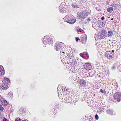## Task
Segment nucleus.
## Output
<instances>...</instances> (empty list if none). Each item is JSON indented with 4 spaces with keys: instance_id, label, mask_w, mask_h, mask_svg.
Wrapping results in <instances>:
<instances>
[{
    "instance_id": "f257e3e1",
    "label": "nucleus",
    "mask_w": 121,
    "mask_h": 121,
    "mask_svg": "<svg viewBox=\"0 0 121 121\" xmlns=\"http://www.w3.org/2000/svg\"><path fill=\"white\" fill-rule=\"evenodd\" d=\"M54 40L52 37H50L48 36H45L43 40V42L45 44H51L53 43Z\"/></svg>"
},
{
    "instance_id": "f03ea898",
    "label": "nucleus",
    "mask_w": 121,
    "mask_h": 121,
    "mask_svg": "<svg viewBox=\"0 0 121 121\" xmlns=\"http://www.w3.org/2000/svg\"><path fill=\"white\" fill-rule=\"evenodd\" d=\"M72 15H67L63 19L65 21L70 24H73L76 21V19H72Z\"/></svg>"
},
{
    "instance_id": "7ed1b4c3",
    "label": "nucleus",
    "mask_w": 121,
    "mask_h": 121,
    "mask_svg": "<svg viewBox=\"0 0 121 121\" xmlns=\"http://www.w3.org/2000/svg\"><path fill=\"white\" fill-rule=\"evenodd\" d=\"M105 30H102L101 31L100 33L95 34L94 37L95 40L98 39H103V37L105 35Z\"/></svg>"
},
{
    "instance_id": "20e7f679",
    "label": "nucleus",
    "mask_w": 121,
    "mask_h": 121,
    "mask_svg": "<svg viewBox=\"0 0 121 121\" xmlns=\"http://www.w3.org/2000/svg\"><path fill=\"white\" fill-rule=\"evenodd\" d=\"M88 12L86 11H83L79 15V17L81 19H84L86 18L88 15Z\"/></svg>"
},
{
    "instance_id": "39448f33",
    "label": "nucleus",
    "mask_w": 121,
    "mask_h": 121,
    "mask_svg": "<svg viewBox=\"0 0 121 121\" xmlns=\"http://www.w3.org/2000/svg\"><path fill=\"white\" fill-rule=\"evenodd\" d=\"M105 54V56L108 59H111L113 57V53L110 51H107Z\"/></svg>"
},
{
    "instance_id": "423d86ee",
    "label": "nucleus",
    "mask_w": 121,
    "mask_h": 121,
    "mask_svg": "<svg viewBox=\"0 0 121 121\" xmlns=\"http://www.w3.org/2000/svg\"><path fill=\"white\" fill-rule=\"evenodd\" d=\"M62 44V43L59 42H57L56 43L55 48L56 51H59L61 50Z\"/></svg>"
},
{
    "instance_id": "0eeeda50",
    "label": "nucleus",
    "mask_w": 121,
    "mask_h": 121,
    "mask_svg": "<svg viewBox=\"0 0 121 121\" xmlns=\"http://www.w3.org/2000/svg\"><path fill=\"white\" fill-rule=\"evenodd\" d=\"M9 86V84L3 83L1 84L0 87L2 89L5 90L8 88Z\"/></svg>"
},
{
    "instance_id": "6e6552de",
    "label": "nucleus",
    "mask_w": 121,
    "mask_h": 121,
    "mask_svg": "<svg viewBox=\"0 0 121 121\" xmlns=\"http://www.w3.org/2000/svg\"><path fill=\"white\" fill-rule=\"evenodd\" d=\"M84 68L86 70H90L91 68V65L87 63H86L84 65Z\"/></svg>"
},
{
    "instance_id": "1a4fd4ad",
    "label": "nucleus",
    "mask_w": 121,
    "mask_h": 121,
    "mask_svg": "<svg viewBox=\"0 0 121 121\" xmlns=\"http://www.w3.org/2000/svg\"><path fill=\"white\" fill-rule=\"evenodd\" d=\"M121 95L120 93L117 92L114 95V97L115 99H117L120 97Z\"/></svg>"
},
{
    "instance_id": "9d476101",
    "label": "nucleus",
    "mask_w": 121,
    "mask_h": 121,
    "mask_svg": "<svg viewBox=\"0 0 121 121\" xmlns=\"http://www.w3.org/2000/svg\"><path fill=\"white\" fill-rule=\"evenodd\" d=\"M78 82L80 86H84L86 84L85 80L82 79H81L79 80Z\"/></svg>"
},
{
    "instance_id": "9b49d317",
    "label": "nucleus",
    "mask_w": 121,
    "mask_h": 121,
    "mask_svg": "<svg viewBox=\"0 0 121 121\" xmlns=\"http://www.w3.org/2000/svg\"><path fill=\"white\" fill-rule=\"evenodd\" d=\"M9 80L8 78H3L2 82L4 84H8L9 83Z\"/></svg>"
},
{
    "instance_id": "f8f14e48",
    "label": "nucleus",
    "mask_w": 121,
    "mask_h": 121,
    "mask_svg": "<svg viewBox=\"0 0 121 121\" xmlns=\"http://www.w3.org/2000/svg\"><path fill=\"white\" fill-rule=\"evenodd\" d=\"M108 37L111 38L113 35V34L112 31L111 30L108 31Z\"/></svg>"
},
{
    "instance_id": "ddd939ff",
    "label": "nucleus",
    "mask_w": 121,
    "mask_h": 121,
    "mask_svg": "<svg viewBox=\"0 0 121 121\" xmlns=\"http://www.w3.org/2000/svg\"><path fill=\"white\" fill-rule=\"evenodd\" d=\"M106 23V22L105 21H103L102 22H100L99 26L100 27H102L105 25Z\"/></svg>"
},
{
    "instance_id": "4468645a",
    "label": "nucleus",
    "mask_w": 121,
    "mask_h": 121,
    "mask_svg": "<svg viewBox=\"0 0 121 121\" xmlns=\"http://www.w3.org/2000/svg\"><path fill=\"white\" fill-rule=\"evenodd\" d=\"M113 10V7H109L107 9V11L109 13L112 12Z\"/></svg>"
},
{
    "instance_id": "2eb2a0df",
    "label": "nucleus",
    "mask_w": 121,
    "mask_h": 121,
    "mask_svg": "<svg viewBox=\"0 0 121 121\" xmlns=\"http://www.w3.org/2000/svg\"><path fill=\"white\" fill-rule=\"evenodd\" d=\"M96 45L97 48H100L102 47V45L100 43H98L96 44Z\"/></svg>"
},
{
    "instance_id": "dca6fc26",
    "label": "nucleus",
    "mask_w": 121,
    "mask_h": 121,
    "mask_svg": "<svg viewBox=\"0 0 121 121\" xmlns=\"http://www.w3.org/2000/svg\"><path fill=\"white\" fill-rule=\"evenodd\" d=\"M1 103L4 106H6L8 104L6 100L2 101Z\"/></svg>"
},
{
    "instance_id": "f3484780",
    "label": "nucleus",
    "mask_w": 121,
    "mask_h": 121,
    "mask_svg": "<svg viewBox=\"0 0 121 121\" xmlns=\"http://www.w3.org/2000/svg\"><path fill=\"white\" fill-rule=\"evenodd\" d=\"M107 113L110 115H112L113 114V111L111 110H107Z\"/></svg>"
},
{
    "instance_id": "a211bd4d",
    "label": "nucleus",
    "mask_w": 121,
    "mask_h": 121,
    "mask_svg": "<svg viewBox=\"0 0 121 121\" xmlns=\"http://www.w3.org/2000/svg\"><path fill=\"white\" fill-rule=\"evenodd\" d=\"M4 71L0 67V76L2 74H4Z\"/></svg>"
},
{
    "instance_id": "6ab92c4d",
    "label": "nucleus",
    "mask_w": 121,
    "mask_h": 121,
    "mask_svg": "<svg viewBox=\"0 0 121 121\" xmlns=\"http://www.w3.org/2000/svg\"><path fill=\"white\" fill-rule=\"evenodd\" d=\"M112 7H114L115 9H117L118 7V5L117 4H113L112 5Z\"/></svg>"
},
{
    "instance_id": "aec40b11",
    "label": "nucleus",
    "mask_w": 121,
    "mask_h": 121,
    "mask_svg": "<svg viewBox=\"0 0 121 121\" xmlns=\"http://www.w3.org/2000/svg\"><path fill=\"white\" fill-rule=\"evenodd\" d=\"M72 6L73 8H78L79 7V6L77 5L76 4H72Z\"/></svg>"
},
{
    "instance_id": "412c9836",
    "label": "nucleus",
    "mask_w": 121,
    "mask_h": 121,
    "mask_svg": "<svg viewBox=\"0 0 121 121\" xmlns=\"http://www.w3.org/2000/svg\"><path fill=\"white\" fill-rule=\"evenodd\" d=\"M21 119L19 118H18L15 120V121H21Z\"/></svg>"
},
{
    "instance_id": "4be33fe9",
    "label": "nucleus",
    "mask_w": 121,
    "mask_h": 121,
    "mask_svg": "<svg viewBox=\"0 0 121 121\" xmlns=\"http://www.w3.org/2000/svg\"><path fill=\"white\" fill-rule=\"evenodd\" d=\"M95 118L96 120H98L99 119V117L97 114L95 115Z\"/></svg>"
},
{
    "instance_id": "5701e85b",
    "label": "nucleus",
    "mask_w": 121,
    "mask_h": 121,
    "mask_svg": "<svg viewBox=\"0 0 121 121\" xmlns=\"http://www.w3.org/2000/svg\"><path fill=\"white\" fill-rule=\"evenodd\" d=\"M4 109V108L2 107L1 105L0 104V110L3 111Z\"/></svg>"
},
{
    "instance_id": "b1692460",
    "label": "nucleus",
    "mask_w": 121,
    "mask_h": 121,
    "mask_svg": "<svg viewBox=\"0 0 121 121\" xmlns=\"http://www.w3.org/2000/svg\"><path fill=\"white\" fill-rule=\"evenodd\" d=\"M84 53H81L80 54V56L82 57L83 56H84Z\"/></svg>"
},
{
    "instance_id": "393cba45",
    "label": "nucleus",
    "mask_w": 121,
    "mask_h": 121,
    "mask_svg": "<svg viewBox=\"0 0 121 121\" xmlns=\"http://www.w3.org/2000/svg\"><path fill=\"white\" fill-rule=\"evenodd\" d=\"M68 98H65V101H66V103H69V99H67Z\"/></svg>"
},
{
    "instance_id": "a878e982",
    "label": "nucleus",
    "mask_w": 121,
    "mask_h": 121,
    "mask_svg": "<svg viewBox=\"0 0 121 121\" xmlns=\"http://www.w3.org/2000/svg\"><path fill=\"white\" fill-rule=\"evenodd\" d=\"M77 30V31H81L82 30V29L81 28L80 29H76Z\"/></svg>"
},
{
    "instance_id": "bb28decb",
    "label": "nucleus",
    "mask_w": 121,
    "mask_h": 121,
    "mask_svg": "<svg viewBox=\"0 0 121 121\" xmlns=\"http://www.w3.org/2000/svg\"><path fill=\"white\" fill-rule=\"evenodd\" d=\"M100 92L102 93H105V91L104 92L102 90V89H101L100 90Z\"/></svg>"
},
{
    "instance_id": "cd10ccee",
    "label": "nucleus",
    "mask_w": 121,
    "mask_h": 121,
    "mask_svg": "<svg viewBox=\"0 0 121 121\" xmlns=\"http://www.w3.org/2000/svg\"><path fill=\"white\" fill-rule=\"evenodd\" d=\"M104 16H103L101 18V19L102 20H104Z\"/></svg>"
},
{
    "instance_id": "c85d7f7f",
    "label": "nucleus",
    "mask_w": 121,
    "mask_h": 121,
    "mask_svg": "<svg viewBox=\"0 0 121 121\" xmlns=\"http://www.w3.org/2000/svg\"><path fill=\"white\" fill-rule=\"evenodd\" d=\"M110 2V0H107L106 1V3H107V4H108Z\"/></svg>"
},
{
    "instance_id": "c756f323",
    "label": "nucleus",
    "mask_w": 121,
    "mask_h": 121,
    "mask_svg": "<svg viewBox=\"0 0 121 121\" xmlns=\"http://www.w3.org/2000/svg\"><path fill=\"white\" fill-rule=\"evenodd\" d=\"M78 40H80V39L79 38H77L76 39V41L77 42Z\"/></svg>"
},
{
    "instance_id": "7c9ffc66",
    "label": "nucleus",
    "mask_w": 121,
    "mask_h": 121,
    "mask_svg": "<svg viewBox=\"0 0 121 121\" xmlns=\"http://www.w3.org/2000/svg\"><path fill=\"white\" fill-rule=\"evenodd\" d=\"M3 120L4 121H6L7 120V119L5 118H4Z\"/></svg>"
},
{
    "instance_id": "2f4dec72",
    "label": "nucleus",
    "mask_w": 121,
    "mask_h": 121,
    "mask_svg": "<svg viewBox=\"0 0 121 121\" xmlns=\"http://www.w3.org/2000/svg\"><path fill=\"white\" fill-rule=\"evenodd\" d=\"M91 20L89 18H88L87 19V21H90Z\"/></svg>"
},
{
    "instance_id": "473e14b6",
    "label": "nucleus",
    "mask_w": 121,
    "mask_h": 121,
    "mask_svg": "<svg viewBox=\"0 0 121 121\" xmlns=\"http://www.w3.org/2000/svg\"><path fill=\"white\" fill-rule=\"evenodd\" d=\"M84 37H82V38L81 39V40H82H82H83V39H84Z\"/></svg>"
},
{
    "instance_id": "72a5a7b5",
    "label": "nucleus",
    "mask_w": 121,
    "mask_h": 121,
    "mask_svg": "<svg viewBox=\"0 0 121 121\" xmlns=\"http://www.w3.org/2000/svg\"><path fill=\"white\" fill-rule=\"evenodd\" d=\"M85 41H86V39H87V37H85Z\"/></svg>"
},
{
    "instance_id": "f704fd0d",
    "label": "nucleus",
    "mask_w": 121,
    "mask_h": 121,
    "mask_svg": "<svg viewBox=\"0 0 121 121\" xmlns=\"http://www.w3.org/2000/svg\"><path fill=\"white\" fill-rule=\"evenodd\" d=\"M66 91L65 90V91H66V93H67V91H67V89H66Z\"/></svg>"
},
{
    "instance_id": "c9c22d12",
    "label": "nucleus",
    "mask_w": 121,
    "mask_h": 121,
    "mask_svg": "<svg viewBox=\"0 0 121 121\" xmlns=\"http://www.w3.org/2000/svg\"><path fill=\"white\" fill-rule=\"evenodd\" d=\"M88 55V53L87 52L86 54V56H87Z\"/></svg>"
},
{
    "instance_id": "e433bc0d",
    "label": "nucleus",
    "mask_w": 121,
    "mask_h": 121,
    "mask_svg": "<svg viewBox=\"0 0 121 121\" xmlns=\"http://www.w3.org/2000/svg\"><path fill=\"white\" fill-rule=\"evenodd\" d=\"M62 52V53H64V52H62V51H60V52Z\"/></svg>"
},
{
    "instance_id": "4c0bfd02",
    "label": "nucleus",
    "mask_w": 121,
    "mask_h": 121,
    "mask_svg": "<svg viewBox=\"0 0 121 121\" xmlns=\"http://www.w3.org/2000/svg\"><path fill=\"white\" fill-rule=\"evenodd\" d=\"M22 121H26V120H23Z\"/></svg>"
},
{
    "instance_id": "58836bf2",
    "label": "nucleus",
    "mask_w": 121,
    "mask_h": 121,
    "mask_svg": "<svg viewBox=\"0 0 121 121\" xmlns=\"http://www.w3.org/2000/svg\"><path fill=\"white\" fill-rule=\"evenodd\" d=\"M112 52L113 53L114 52V50H112ZM113 54V53H112Z\"/></svg>"
},
{
    "instance_id": "ea45409f",
    "label": "nucleus",
    "mask_w": 121,
    "mask_h": 121,
    "mask_svg": "<svg viewBox=\"0 0 121 121\" xmlns=\"http://www.w3.org/2000/svg\"><path fill=\"white\" fill-rule=\"evenodd\" d=\"M113 18H112V19H111V20H113Z\"/></svg>"
},
{
    "instance_id": "a19ab883",
    "label": "nucleus",
    "mask_w": 121,
    "mask_h": 121,
    "mask_svg": "<svg viewBox=\"0 0 121 121\" xmlns=\"http://www.w3.org/2000/svg\"><path fill=\"white\" fill-rule=\"evenodd\" d=\"M68 0V1H71V0Z\"/></svg>"
}]
</instances>
